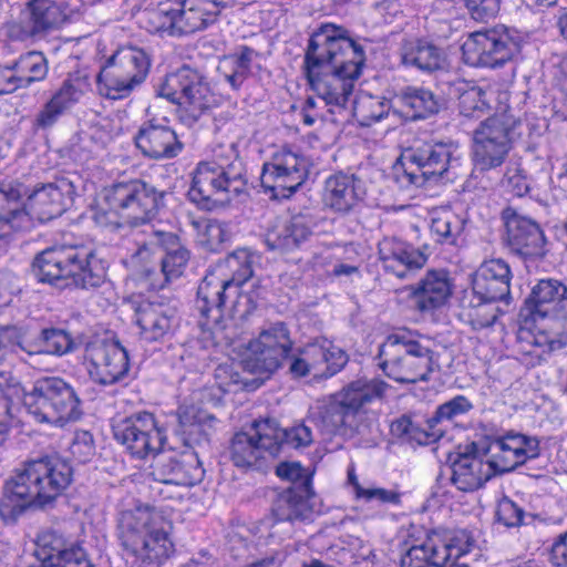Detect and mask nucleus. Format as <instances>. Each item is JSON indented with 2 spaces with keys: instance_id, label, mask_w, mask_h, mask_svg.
I'll return each instance as SVG.
<instances>
[{
  "instance_id": "f257e3e1",
  "label": "nucleus",
  "mask_w": 567,
  "mask_h": 567,
  "mask_svg": "<svg viewBox=\"0 0 567 567\" xmlns=\"http://www.w3.org/2000/svg\"><path fill=\"white\" fill-rule=\"evenodd\" d=\"M365 62L363 48L347 29L333 23L322 24L309 40L305 54L307 80L331 112L347 110L354 84Z\"/></svg>"
},
{
  "instance_id": "f03ea898",
  "label": "nucleus",
  "mask_w": 567,
  "mask_h": 567,
  "mask_svg": "<svg viewBox=\"0 0 567 567\" xmlns=\"http://www.w3.org/2000/svg\"><path fill=\"white\" fill-rule=\"evenodd\" d=\"M74 468L59 455L29 461L9 480L0 497V517L12 524L31 507L52 505L73 482Z\"/></svg>"
},
{
  "instance_id": "7ed1b4c3",
  "label": "nucleus",
  "mask_w": 567,
  "mask_h": 567,
  "mask_svg": "<svg viewBox=\"0 0 567 567\" xmlns=\"http://www.w3.org/2000/svg\"><path fill=\"white\" fill-rule=\"evenodd\" d=\"M32 271L39 282L96 291L110 286L107 265L83 245H60L37 254Z\"/></svg>"
},
{
  "instance_id": "20e7f679",
  "label": "nucleus",
  "mask_w": 567,
  "mask_h": 567,
  "mask_svg": "<svg viewBox=\"0 0 567 567\" xmlns=\"http://www.w3.org/2000/svg\"><path fill=\"white\" fill-rule=\"evenodd\" d=\"M312 441V431L303 423L282 429L275 420L254 421L248 431L233 436L229 458L238 468L260 470L285 447H306Z\"/></svg>"
},
{
  "instance_id": "39448f33",
  "label": "nucleus",
  "mask_w": 567,
  "mask_h": 567,
  "mask_svg": "<svg viewBox=\"0 0 567 567\" xmlns=\"http://www.w3.org/2000/svg\"><path fill=\"white\" fill-rule=\"evenodd\" d=\"M213 153L214 161L197 165L188 190L189 199L206 210L241 194L248 184L246 165L235 143L218 145Z\"/></svg>"
},
{
  "instance_id": "423d86ee",
  "label": "nucleus",
  "mask_w": 567,
  "mask_h": 567,
  "mask_svg": "<svg viewBox=\"0 0 567 567\" xmlns=\"http://www.w3.org/2000/svg\"><path fill=\"white\" fill-rule=\"evenodd\" d=\"M164 517L151 506L121 513L117 537L127 557L140 567H159L174 553V543Z\"/></svg>"
},
{
  "instance_id": "0eeeda50",
  "label": "nucleus",
  "mask_w": 567,
  "mask_h": 567,
  "mask_svg": "<svg viewBox=\"0 0 567 567\" xmlns=\"http://www.w3.org/2000/svg\"><path fill=\"white\" fill-rule=\"evenodd\" d=\"M434 351L422 342L420 336L400 330L389 334L379 347V367L398 383L414 384L429 381L439 368Z\"/></svg>"
},
{
  "instance_id": "6e6552de",
  "label": "nucleus",
  "mask_w": 567,
  "mask_h": 567,
  "mask_svg": "<svg viewBox=\"0 0 567 567\" xmlns=\"http://www.w3.org/2000/svg\"><path fill=\"white\" fill-rule=\"evenodd\" d=\"M388 384L380 379L360 378L332 394L320 409L322 431L329 435H348L359 431L364 408L383 398Z\"/></svg>"
},
{
  "instance_id": "1a4fd4ad",
  "label": "nucleus",
  "mask_w": 567,
  "mask_h": 567,
  "mask_svg": "<svg viewBox=\"0 0 567 567\" xmlns=\"http://www.w3.org/2000/svg\"><path fill=\"white\" fill-rule=\"evenodd\" d=\"M28 414L38 423L63 426L82 415L81 400L75 389L61 378L37 380L30 391L20 395Z\"/></svg>"
},
{
  "instance_id": "9d476101",
  "label": "nucleus",
  "mask_w": 567,
  "mask_h": 567,
  "mask_svg": "<svg viewBox=\"0 0 567 567\" xmlns=\"http://www.w3.org/2000/svg\"><path fill=\"white\" fill-rule=\"evenodd\" d=\"M522 121L509 112L494 114L473 131L471 148L473 171L488 172L503 165L516 140Z\"/></svg>"
},
{
  "instance_id": "9b49d317",
  "label": "nucleus",
  "mask_w": 567,
  "mask_h": 567,
  "mask_svg": "<svg viewBox=\"0 0 567 567\" xmlns=\"http://www.w3.org/2000/svg\"><path fill=\"white\" fill-rule=\"evenodd\" d=\"M166 192L143 179L120 182L104 190L110 210L136 227L154 219L165 206Z\"/></svg>"
},
{
  "instance_id": "f8f14e48",
  "label": "nucleus",
  "mask_w": 567,
  "mask_h": 567,
  "mask_svg": "<svg viewBox=\"0 0 567 567\" xmlns=\"http://www.w3.org/2000/svg\"><path fill=\"white\" fill-rule=\"evenodd\" d=\"M150 66L151 59L143 49L131 45L117 49L97 74L100 94L111 100L127 97L145 81Z\"/></svg>"
},
{
  "instance_id": "ddd939ff",
  "label": "nucleus",
  "mask_w": 567,
  "mask_h": 567,
  "mask_svg": "<svg viewBox=\"0 0 567 567\" xmlns=\"http://www.w3.org/2000/svg\"><path fill=\"white\" fill-rule=\"evenodd\" d=\"M156 92L158 96L177 104L185 113L183 121L188 124L198 121L216 102L206 78L187 64L168 73Z\"/></svg>"
},
{
  "instance_id": "4468645a",
  "label": "nucleus",
  "mask_w": 567,
  "mask_h": 567,
  "mask_svg": "<svg viewBox=\"0 0 567 567\" xmlns=\"http://www.w3.org/2000/svg\"><path fill=\"white\" fill-rule=\"evenodd\" d=\"M455 147L446 143L424 142L406 148L401 155L402 176L400 182L416 187L429 181L445 177L452 181L457 177L453 172L456 158L453 156Z\"/></svg>"
},
{
  "instance_id": "2eb2a0df",
  "label": "nucleus",
  "mask_w": 567,
  "mask_h": 567,
  "mask_svg": "<svg viewBox=\"0 0 567 567\" xmlns=\"http://www.w3.org/2000/svg\"><path fill=\"white\" fill-rule=\"evenodd\" d=\"M519 49L516 32L497 25L471 33L462 45V55L468 65L495 69L512 60Z\"/></svg>"
},
{
  "instance_id": "dca6fc26",
  "label": "nucleus",
  "mask_w": 567,
  "mask_h": 567,
  "mask_svg": "<svg viewBox=\"0 0 567 567\" xmlns=\"http://www.w3.org/2000/svg\"><path fill=\"white\" fill-rule=\"evenodd\" d=\"M116 442L134 457L145 458L159 452L166 436L152 413L140 412L116 421L113 426Z\"/></svg>"
},
{
  "instance_id": "f3484780",
  "label": "nucleus",
  "mask_w": 567,
  "mask_h": 567,
  "mask_svg": "<svg viewBox=\"0 0 567 567\" xmlns=\"http://www.w3.org/2000/svg\"><path fill=\"white\" fill-rule=\"evenodd\" d=\"M224 7L217 0H183L162 3L154 12L162 28L172 33L188 34L207 28L217 20Z\"/></svg>"
},
{
  "instance_id": "a211bd4d",
  "label": "nucleus",
  "mask_w": 567,
  "mask_h": 567,
  "mask_svg": "<svg viewBox=\"0 0 567 567\" xmlns=\"http://www.w3.org/2000/svg\"><path fill=\"white\" fill-rule=\"evenodd\" d=\"M293 341L286 323L276 322L264 329L249 342V355L245 368L252 373L271 374L292 351Z\"/></svg>"
},
{
  "instance_id": "6ab92c4d",
  "label": "nucleus",
  "mask_w": 567,
  "mask_h": 567,
  "mask_svg": "<svg viewBox=\"0 0 567 567\" xmlns=\"http://www.w3.org/2000/svg\"><path fill=\"white\" fill-rule=\"evenodd\" d=\"M308 177L307 162L289 150L276 153L262 166L260 182L275 198H289Z\"/></svg>"
},
{
  "instance_id": "aec40b11",
  "label": "nucleus",
  "mask_w": 567,
  "mask_h": 567,
  "mask_svg": "<svg viewBox=\"0 0 567 567\" xmlns=\"http://www.w3.org/2000/svg\"><path fill=\"white\" fill-rule=\"evenodd\" d=\"M505 226L504 245L523 258H542L546 255V237L539 224L515 207L502 212Z\"/></svg>"
},
{
  "instance_id": "412c9836",
  "label": "nucleus",
  "mask_w": 567,
  "mask_h": 567,
  "mask_svg": "<svg viewBox=\"0 0 567 567\" xmlns=\"http://www.w3.org/2000/svg\"><path fill=\"white\" fill-rule=\"evenodd\" d=\"M87 372L94 383L112 385L128 373V353L117 340L90 342L85 349Z\"/></svg>"
},
{
  "instance_id": "4be33fe9",
  "label": "nucleus",
  "mask_w": 567,
  "mask_h": 567,
  "mask_svg": "<svg viewBox=\"0 0 567 567\" xmlns=\"http://www.w3.org/2000/svg\"><path fill=\"white\" fill-rule=\"evenodd\" d=\"M489 457L486 461L491 470L496 474L514 471L528 458L539 455V442L535 437H528L519 433H507L493 439L486 451Z\"/></svg>"
},
{
  "instance_id": "5701e85b",
  "label": "nucleus",
  "mask_w": 567,
  "mask_h": 567,
  "mask_svg": "<svg viewBox=\"0 0 567 567\" xmlns=\"http://www.w3.org/2000/svg\"><path fill=\"white\" fill-rule=\"evenodd\" d=\"M321 506L313 488L305 484L289 485L272 498L271 515L276 522L306 523L321 513Z\"/></svg>"
},
{
  "instance_id": "b1692460",
  "label": "nucleus",
  "mask_w": 567,
  "mask_h": 567,
  "mask_svg": "<svg viewBox=\"0 0 567 567\" xmlns=\"http://www.w3.org/2000/svg\"><path fill=\"white\" fill-rule=\"evenodd\" d=\"M151 465V475L156 482L181 486H193L204 477V468L194 451L176 456L156 452Z\"/></svg>"
},
{
  "instance_id": "393cba45",
  "label": "nucleus",
  "mask_w": 567,
  "mask_h": 567,
  "mask_svg": "<svg viewBox=\"0 0 567 567\" xmlns=\"http://www.w3.org/2000/svg\"><path fill=\"white\" fill-rule=\"evenodd\" d=\"M66 20L61 3L55 0H29L18 23L22 40H42L58 30Z\"/></svg>"
},
{
  "instance_id": "a878e982",
  "label": "nucleus",
  "mask_w": 567,
  "mask_h": 567,
  "mask_svg": "<svg viewBox=\"0 0 567 567\" xmlns=\"http://www.w3.org/2000/svg\"><path fill=\"white\" fill-rule=\"evenodd\" d=\"M39 567H94L84 548L55 530L43 532L38 537Z\"/></svg>"
},
{
  "instance_id": "bb28decb",
  "label": "nucleus",
  "mask_w": 567,
  "mask_h": 567,
  "mask_svg": "<svg viewBox=\"0 0 567 567\" xmlns=\"http://www.w3.org/2000/svg\"><path fill=\"white\" fill-rule=\"evenodd\" d=\"M90 89L89 78L80 72L71 73L52 97L37 114L33 126L37 130L52 127L59 117L78 104Z\"/></svg>"
},
{
  "instance_id": "cd10ccee",
  "label": "nucleus",
  "mask_w": 567,
  "mask_h": 567,
  "mask_svg": "<svg viewBox=\"0 0 567 567\" xmlns=\"http://www.w3.org/2000/svg\"><path fill=\"white\" fill-rule=\"evenodd\" d=\"M76 194L74 181L66 176L37 186L29 195V206L37 218L48 221L62 215Z\"/></svg>"
},
{
  "instance_id": "c85d7f7f",
  "label": "nucleus",
  "mask_w": 567,
  "mask_h": 567,
  "mask_svg": "<svg viewBox=\"0 0 567 567\" xmlns=\"http://www.w3.org/2000/svg\"><path fill=\"white\" fill-rule=\"evenodd\" d=\"M512 271L502 258L485 260L475 271L472 289L484 303L505 301L511 298Z\"/></svg>"
},
{
  "instance_id": "c756f323",
  "label": "nucleus",
  "mask_w": 567,
  "mask_h": 567,
  "mask_svg": "<svg viewBox=\"0 0 567 567\" xmlns=\"http://www.w3.org/2000/svg\"><path fill=\"white\" fill-rule=\"evenodd\" d=\"M134 143L144 157L155 161L172 159L184 147L176 132L156 120L146 121L140 126Z\"/></svg>"
},
{
  "instance_id": "7c9ffc66",
  "label": "nucleus",
  "mask_w": 567,
  "mask_h": 567,
  "mask_svg": "<svg viewBox=\"0 0 567 567\" xmlns=\"http://www.w3.org/2000/svg\"><path fill=\"white\" fill-rule=\"evenodd\" d=\"M379 258L386 272L408 279L426 264L425 252L394 237H385L378 245Z\"/></svg>"
},
{
  "instance_id": "2f4dec72",
  "label": "nucleus",
  "mask_w": 567,
  "mask_h": 567,
  "mask_svg": "<svg viewBox=\"0 0 567 567\" xmlns=\"http://www.w3.org/2000/svg\"><path fill=\"white\" fill-rule=\"evenodd\" d=\"M238 288L223 281L215 272H208L197 288L196 308L200 312L199 321L224 317L230 306L236 308Z\"/></svg>"
},
{
  "instance_id": "473e14b6",
  "label": "nucleus",
  "mask_w": 567,
  "mask_h": 567,
  "mask_svg": "<svg viewBox=\"0 0 567 567\" xmlns=\"http://www.w3.org/2000/svg\"><path fill=\"white\" fill-rule=\"evenodd\" d=\"M365 196L363 181L354 174L337 173L324 182L322 200L326 207L339 215L354 213Z\"/></svg>"
},
{
  "instance_id": "72a5a7b5",
  "label": "nucleus",
  "mask_w": 567,
  "mask_h": 567,
  "mask_svg": "<svg viewBox=\"0 0 567 567\" xmlns=\"http://www.w3.org/2000/svg\"><path fill=\"white\" fill-rule=\"evenodd\" d=\"M451 482L462 492H473L481 488L494 476V472L484 461L475 442L466 445L463 453L451 465Z\"/></svg>"
},
{
  "instance_id": "f704fd0d",
  "label": "nucleus",
  "mask_w": 567,
  "mask_h": 567,
  "mask_svg": "<svg viewBox=\"0 0 567 567\" xmlns=\"http://www.w3.org/2000/svg\"><path fill=\"white\" fill-rule=\"evenodd\" d=\"M140 337L147 342L163 340L177 324L176 310L169 306L144 301L135 312Z\"/></svg>"
},
{
  "instance_id": "c9c22d12",
  "label": "nucleus",
  "mask_w": 567,
  "mask_h": 567,
  "mask_svg": "<svg viewBox=\"0 0 567 567\" xmlns=\"http://www.w3.org/2000/svg\"><path fill=\"white\" fill-rule=\"evenodd\" d=\"M563 301H567V287L555 279H543L532 289L520 316L527 311L534 321L545 320L550 313L560 310Z\"/></svg>"
},
{
  "instance_id": "e433bc0d",
  "label": "nucleus",
  "mask_w": 567,
  "mask_h": 567,
  "mask_svg": "<svg viewBox=\"0 0 567 567\" xmlns=\"http://www.w3.org/2000/svg\"><path fill=\"white\" fill-rule=\"evenodd\" d=\"M452 295V286L444 270H429L424 277L410 287V297L421 311L443 306Z\"/></svg>"
},
{
  "instance_id": "4c0bfd02",
  "label": "nucleus",
  "mask_w": 567,
  "mask_h": 567,
  "mask_svg": "<svg viewBox=\"0 0 567 567\" xmlns=\"http://www.w3.org/2000/svg\"><path fill=\"white\" fill-rule=\"evenodd\" d=\"M21 198V186L0 187V250H6L10 236L29 223Z\"/></svg>"
},
{
  "instance_id": "58836bf2",
  "label": "nucleus",
  "mask_w": 567,
  "mask_h": 567,
  "mask_svg": "<svg viewBox=\"0 0 567 567\" xmlns=\"http://www.w3.org/2000/svg\"><path fill=\"white\" fill-rule=\"evenodd\" d=\"M313 226L315 221L310 215H295L268 233L266 244L269 249L282 254L295 251L312 235Z\"/></svg>"
},
{
  "instance_id": "ea45409f",
  "label": "nucleus",
  "mask_w": 567,
  "mask_h": 567,
  "mask_svg": "<svg viewBox=\"0 0 567 567\" xmlns=\"http://www.w3.org/2000/svg\"><path fill=\"white\" fill-rule=\"evenodd\" d=\"M178 426L176 433L186 446L200 445L208 441L216 417L196 405H184L177 411Z\"/></svg>"
},
{
  "instance_id": "a19ab883",
  "label": "nucleus",
  "mask_w": 567,
  "mask_h": 567,
  "mask_svg": "<svg viewBox=\"0 0 567 567\" xmlns=\"http://www.w3.org/2000/svg\"><path fill=\"white\" fill-rule=\"evenodd\" d=\"M396 113L405 120L417 121L440 112L444 102L441 96L422 86H408L396 96Z\"/></svg>"
},
{
  "instance_id": "79ce46f5",
  "label": "nucleus",
  "mask_w": 567,
  "mask_h": 567,
  "mask_svg": "<svg viewBox=\"0 0 567 567\" xmlns=\"http://www.w3.org/2000/svg\"><path fill=\"white\" fill-rule=\"evenodd\" d=\"M401 60L404 65L414 66L427 73L443 70L446 66V56L443 50L423 39L405 41L401 48Z\"/></svg>"
},
{
  "instance_id": "37998d69",
  "label": "nucleus",
  "mask_w": 567,
  "mask_h": 567,
  "mask_svg": "<svg viewBox=\"0 0 567 567\" xmlns=\"http://www.w3.org/2000/svg\"><path fill=\"white\" fill-rule=\"evenodd\" d=\"M454 549L443 543L436 535H429L420 544L412 546L402 558V567H447L451 550Z\"/></svg>"
},
{
  "instance_id": "c03bdc74",
  "label": "nucleus",
  "mask_w": 567,
  "mask_h": 567,
  "mask_svg": "<svg viewBox=\"0 0 567 567\" xmlns=\"http://www.w3.org/2000/svg\"><path fill=\"white\" fill-rule=\"evenodd\" d=\"M257 258L256 254L240 248L219 260L212 272L223 281H227L229 286L237 287L240 293V287L254 275V264Z\"/></svg>"
},
{
  "instance_id": "a18cd8bd",
  "label": "nucleus",
  "mask_w": 567,
  "mask_h": 567,
  "mask_svg": "<svg viewBox=\"0 0 567 567\" xmlns=\"http://www.w3.org/2000/svg\"><path fill=\"white\" fill-rule=\"evenodd\" d=\"M154 236L155 243L165 249V256L161 260V274L165 281L178 278L189 260V251L178 243V237L173 233L155 231Z\"/></svg>"
},
{
  "instance_id": "49530a36",
  "label": "nucleus",
  "mask_w": 567,
  "mask_h": 567,
  "mask_svg": "<svg viewBox=\"0 0 567 567\" xmlns=\"http://www.w3.org/2000/svg\"><path fill=\"white\" fill-rule=\"evenodd\" d=\"M446 427L434 425L429 417L425 427L415 424L411 417L403 415L391 424V432L398 437H406L419 445H429L439 441L445 434Z\"/></svg>"
},
{
  "instance_id": "de8ad7c7",
  "label": "nucleus",
  "mask_w": 567,
  "mask_h": 567,
  "mask_svg": "<svg viewBox=\"0 0 567 567\" xmlns=\"http://www.w3.org/2000/svg\"><path fill=\"white\" fill-rule=\"evenodd\" d=\"M199 326L203 331L212 334V339L217 346H231L244 334V330L239 327L236 319V308L234 306H230L229 310L224 313V317L199 321Z\"/></svg>"
},
{
  "instance_id": "09e8293b",
  "label": "nucleus",
  "mask_w": 567,
  "mask_h": 567,
  "mask_svg": "<svg viewBox=\"0 0 567 567\" xmlns=\"http://www.w3.org/2000/svg\"><path fill=\"white\" fill-rule=\"evenodd\" d=\"M11 70L18 73L20 85L25 89L35 82L43 81L49 72L48 60L42 52L29 51L10 64Z\"/></svg>"
},
{
  "instance_id": "8fccbe9b",
  "label": "nucleus",
  "mask_w": 567,
  "mask_h": 567,
  "mask_svg": "<svg viewBox=\"0 0 567 567\" xmlns=\"http://www.w3.org/2000/svg\"><path fill=\"white\" fill-rule=\"evenodd\" d=\"M390 110L391 102L385 97L361 93L354 99L351 112L362 126H371L385 117Z\"/></svg>"
},
{
  "instance_id": "3c124183",
  "label": "nucleus",
  "mask_w": 567,
  "mask_h": 567,
  "mask_svg": "<svg viewBox=\"0 0 567 567\" xmlns=\"http://www.w3.org/2000/svg\"><path fill=\"white\" fill-rule=\"evenodd\" d=\"M464 227L465 220L451 210L436 212L431 219V233L441 244L454 245Z\"/></svg>"
},
{
  "instance_id": "603ef678",
  "label": "nucleus",
  "mask_w": 567,
  "mask_h": 567,
  "mask_svg": "<svg viewBox=\"0 0 567 567\" xmlns=\"http://www.w3.org/2000/svg\"><path fill=\"white\" fill-rule=\"evenodd\" d=\"M73 341L69 332L63 329H43L34 343V349L29 350L22 347L30 354L48 353L62 355L72 350Z\"/></svg>"
},
{
  "instance_id": "864d4df0",
  "label": "nucleus",
  "mask_w": 567,
  "mask_h": 567,
  "mask_svg": "<svg viewBox=\"0 0 567 567\" xmlns=\"http://www.w3.org/2000/svg\"><path fill=\"white\" fill-rule=\"evenodd\" d=\"M23 386L20 381L13 377H1L0 380V445L4 442L7 429L2 423V417L9 416L11 402L13 399L20 400Z\"/></svg>"
},
{
  "instance_id": "5fc2aeb1",
  "label": "nucleus",
  "mask_w": 567,
  "mask_h": 567,
  "mask_svg": "<svg viewBox=\"0 0 567 567\" xmlns=\"http://www.w3.org/2000/svg\"><path fill=\"white\" fill-rule=\"evenodd\" d=\"M473 409L472 402L464 395H456L447 402L439 405L431 416L434 425L444 426L460 415H464Z\"/></svg>"
},
{
  "instance_id": "6e6d98bb",
  "label": "nucleus",
  "mask_w": 567,
  "mask_h": 567,
  "mask_svg": "<svg viewBox=\"0 0 567 567\" xmlns=\"http://www.w3.org/2000/svg\"><path fill=\"white\" fill-rule=\"evenodd\" d=\"M485 91L478 86L464 90L458 97V107L462 115L475 117L484 114L488 107Z\"/></svg>"
},
{
  "instance_id": "4d7b16f0",
  "label": "nucleus",
  "mask_w": 567,
  "mask_h": 567,
  "mask_svg": "<svg viewBox=\"0 0 567 567\" xmlns=\"http://www.w3.org/2000/svg\"><path fill=\"white\" fill-rule=\"evenodd\" d=\"M543 327L553 336L554 348H564L567 344V301H563L559 311L550 313Z\"/></svg>"
},
{
  "instance_id": "13d9d810",
  "label": "nucleus",
  "mask_w": 567,
  "mask_h": 567,
  "mask_svg": "<svg viewBox=\"0 0 567 567\" xmlns=\"http://www.w3.org/2000/svg\"><path fill=\"white\" fill-rule=\"evenodd\" d=\"M276 474L282 480L290 482V485L305 484L312 486V475L297 462H282L276 467Z\"/></svg>"
},
{
  "instance_id": "bf43d9fd",
  "label": "nucleus",
  "mask_w": 567,
  "mask_h": 567,
  "mask_svg": "<svg viewBox=\"0 0 567 567\" xmlns=\"http://www.w3.org/2000/svg\"><path fill=\"white\" fill-rule=\"evenodd\" d=\"M524 509L508 497H503L496 508V519L506 527H518L523 524Z\"/></svg>"
},
{
  "instance_id": "052dcab7",
  "label": "nucleus",
  "mask_w": 567,
  "mask_h": 567,
  "mask_svg": "<svg viewBox=\"0 0 567 567\" xmlns=\"http://www.w3.org/2000/svg\"><path fill=\"white\" fill-rule=\"evenodd\" d=\"M502 0H465V7L475 21L486 22L497 16Z\"/></svg>"
},
{
  "instance_id": "680f3d73",
  "label": "nucleus",
  "mask_w": 567,
  "mask_h": 567,
  "mask_svg": "<svg viewBox=\"0 0 567 567\" xmlns=\"http://www.w3.org/2000/svg\"><path fill=\"white\" fill-rule=\"evenodd\" d=\"M93 435L87 431L76 432L70 452L80 463L87 462L94 455Z\"/></svg>"
},
{
  "instance_id": "e2e57ef3",
  "label": "nucleus",
  "mask_w": 567,
  "mask_h": 567,
  "mask_svg": "<svg viewBox=\"0 0 567 567\" xmlns=\"http://www.w3.org/2000/svg\"><path fill=\"white\" fill-rule=\"evenodd\" d=\"M327 359H324L326 370L322 371L326 375H334L348 362V354L339 347L327 341L326 343Z\"/></svg>"
},
{
  "instance_id": "0e129e2a",
  "label": "nucleus",
  "mask_w": 567,
  "mask_h": 567,
  "mask_svg": "<svg viewBox=\"0 0 567 567\" xmlns=\"http://www.w3.org/2000/svg\"><path fill=\"white\" fill-rule=\"evenodd\" d=\"M487 303H484L480 300L477 303L474 313H471V322L474 329H483L491 327L497 319L496 309L486 307Z\"/></svg>"
},
{
  "instance_id": "69168bd1",
  "label": "nucleus",
  "mask_w": 567,
  "mask_h": 567,
  "mask_svg": "<svg viewBox=\"0 0 567 567\" xmlns=\"http://www.w3.org/2000/svg\"><path fill=\"white\" fill-rule=\"evenodd\" d=\"M326 343L327 340L321 343H309L301 348V354L306 355L308 364L312 370H318L321 365L324 364V359H327Z\"/></svg>"
},
{
  "instance_id": "338daca9",
  "label": "nucleus",
  "mask_w": 567,
  "mask_h": 567,
  "mask_svg": "<svg viewBox=\"0 0 567 567\" xmlns=\"http://www.w3.org/2000/svg\"><path fill=\"white\" fill-rule=\"evenodd\" d=\"M504 186L507 188L509 193L514 196L522 197L529 190V185L524 175H522L517 169H514L513 174L511 172H506L503 181Z\"/></svg>"
},
{
  "instance_id": "774afa93",
  "label": "nucleus",
  "mask_w": 567,
  "mask_h": 567,
  "mask_svg": "<svg viewBox=\"0 0 567 567\" xmlns=\"http://www.w3.org/2000/svg\"><path fill=\"white\" fill-rule=\"evenodd\" d=\"M206 241L212 249H217L219 245L227 241L230 237L226 225L219 221H210L205 229Z\"/></svg>"
}]
</instances>
